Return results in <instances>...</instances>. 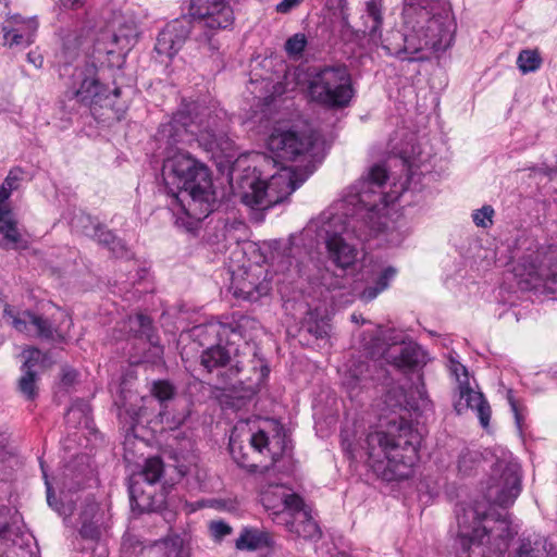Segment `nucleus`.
Wrapping results in <instances>:
<instances>
[{
	"label": "nucleus",
	"instance_id": "nucleus-45",
	"mask_svg": "<svg viewBox=\"0 0 557 557\" xmlns=\"http://www.w3.org/2000/svg\"><path fill=\"white\" fill-rule=\"evenodd\" d=\"M495 211L492 206L485 205L472 212V221L478 227L488 228L493 225Z\"/></svg>",
	"mask_w": 557,
	"mask_h": 557
},
{
	"label": "nucleus",
	"instance_id": "nucleus-33",
	"mask_svg": "<svg viewBox=\"0 0 557 557\" xmlns=\"http://www.w3.org/2000/svg\"><path fill=\"white\" fill-rule=\"evenodd\" d=\"M90 411V406L87 403L83 400H76L66 412V422L89 428Z\"/></svg>",
	"mask_w": 557,
	"mask_h": 557
},
{
	"label": "nucleus",
	"instance_id": "nucleus-13",
	"mask_svg": "<svg viewBox=\"0 0 557 557\" xmlns=\"http://www.w3.org/2000/svg\"><path fill=\"white\" fill-rule=\"evenodd\" d=\"M260 322L245 314H233L231 322L210 321L205 325L195 327L197 335L208 334L225 341L226 344L239 345L243 342L248 346V339L260 329Z\"/></svg>",
	"mask_w": 557,
	"mask_h": 557
},
{
	"label": "nucleus",
	"instance_id": "nucleus-17",
	"mask_svg": "<svg viewBox=\"0 0 557 557\" xmlns=\"http://www.w3.org/2000/svg\"><path fill=\"white\" fill-rule=\"evenodd\" d=\"M22 358V375L17 388L26 399L33 400L37 396L39 374L47 367V356L38 348L29 347L23 350Z\"/></svg>",
	"mask_w": 557,
	"mask_h": 557
},
{
	"label": "nucleus",
	"instance_id": "nucleus-19",
	"mask_svg": "<svg viewBox=\"0 0 557 557\" xmlns=\"http://www.w3.org/2000/svg\"><path fill=\"white\" fill-rule=\"evenodd\" d=\"M12 324L18 332L29 333L32 329L35 330L36 335L44 339L62 341L64 339L65 331L55 327L47 318L38 315L28 311L14 317Z\"/></svg>",
	"mask_w": 557,
	"mask_h": 557
},
{
	"label": "nucleus",
	"instance_id": "nucleus-52",
	"mask_svg": "<svg viewBox=\"0 0 557 557\" xmlns=\"http://www.w3.org/2000/svg\"><path fill=\"white\" fill-rule=\"evenodd\" d=\"M304 330L312 334L315 338H323L324 336L327 335L329 324L325 322H308L307 324L304 325Z\"/></svg>",
	"mask_w": 557,
	"mask_h": 557
},
{
	"label": "nucleus",
	"instance_id": "nucleus-1",
	"mask_svg": "<svg viewBox=\"0 0 557 557\" xmlns=\"http://www.w3.org/2000/svg\"><path fill=\"white\" fill-rule=\"evenodd\" d=\"M205 133L214 136L210 122L194 121L185 111L175 113L157 133L158 141L166 150L162 165L166 203L175 224L187 232H194L213 211L215 196L208 168L176 146L190 144Z\"/></svg>",
	"mask_w": 557,
	"mask_h": 557
},
{
	"label": "nucleus",
	"instance_id": "nucleus-23",
	"mask_svg": "<svg viewBox=\"0 0 557 557\" xmlns=\"http://www.w3.org/2000/svg\"><path fill=\"white\" fill-rule=\"evenodd\" d=\"M372 382L370 363L364 361L354 362L343 379V385L351 398L358 396L360 391L370 387Z\"/></svg>",
	"mask_w": 557,
	"mask_h": 557
},
{
	"label": "nucleus",
	"instance_id": "nucleus-31",
	"mask_svg": "<svg viewBox=\"0 0 557 557\" xmlns=\"http://www.w3.org/2000/svg\"><path fill=\"white\" fill-rule=\"evenodd\" d=\"M126 327L134 337L146 338L150 344H154L152 321L149 317L143 313L129 317Z\"/></svg>",
	"mask_w": 557,
	"mask_h": 557
},
{
	"label": "nucleus",
	"instance_id": "nucleus-53",
	"mask_svg": "<svg viewBox=\"0 0 557 557\" xmlns=\"http://www.w3.org/2000/svg\"><path fill=\"white\" fill-rule=\"evenodd\" d=\"M450 371L456 376V379L458 381V387L460 386V382L469 383L467 369L460 362L451 359L450 360Z\"/></svg>",
	"mask_w": 557,
	"mask_h": 557
},
{
	"label": "nucleus",
	"instance_id": "nucleus-30",
	"mask_svg": "<svg viewBox=\"0 0 557 557\" xmlns=\"http://www.w3.org/2000/svg\"><path fill=\"white\" fill-rule=\"evenodd\" d=\"M38 23L35 17L24 18L21 15H12L2 22V34H24V32L36 34Z\"/></svg>",
	"mask_w": 557,
	"mask_h": 557
},
{
	"label": "nucleus",
	"instance_id": "nucleus-21",
	"mask_svg": "<svg viewBox=\"0 0 557 557\" xmlns=\"http://www.w3.org/2000/svg\"><path fill=\"white\" fill-rule=\"evenodd\" d=\"M81 529L79 534L85 540L100 542L107 529L104 524V513L100 506L94 499H86L84 507L79 512Z\"/></svg>",
	"mask_w": 557,
	"mask_h": 557
},
{
	"label": "nucleus",
	"instance_id": "nucleus-48",
	"mask_svg": "<svg viewBox=\"0 0 557 557\" xmlns=\"http://www.w3.org/2000/svg\"><path fill=\"white\" fill-rule=\"evenodd\" d=\"M139 488L136 483L129 485V499L133 509L138 508L139 511L152 510L149 496L138 495Z\"/></svg>",
	"mask_w": 557,
	"mask_h": 557
},
{
	"label": "nucleus",
	"instance_id": "nucleus-29",
	"mask_svg": "<svg viewBox=\"0 0 557 557\" xmlns=\"http://www.w3.org/2000/svg\"><path fill=\"white\" fill-rule=\"evenodd\" d=\"M0 234H2V239L0 240L2 248L13 249L20 244L22 238L12 212L0 215Z\"/></svg>",
	"mask_w": 557,
	"mask_h": 557
},
{
	"label": "nucleus",
	"instance_id": "nucleus-55",
	"mask_svg": "<svg viewBox=\"0 0 557 557\" xmlns=\"http://www.w3.org/2000/svg\"><path fill=\"white\" fill-rule=\"evenodd\" d=\"M385 404L388 408H391L393 411H395L396 408L400 406L399 401V388H392L388 391V393L385 396Z\"/></svg>",
	"mask_w": 557,
	"mask_h": 557
},
{
	"label": "nucleus",
	"instance_id": "nucleus-8",
	"mask_svg": "<svg viewBox=\"0 0 557 557\" xmlns=\"http://www.w3.org/2000/svg\"><path fill=\"white\" fill-rule=\"evenodd\" d=\"M308 94L313 102L326 109L348 107L355 95L348 67L337 63L317 69L309 79Z\"/></svg>",
	"mask_w": 557,
	"mask_h": 557
},
{
	"label": "nucleus",
	"instance_id": "nucleus-62",
	"mask_svg": "<svg viewBox=\"0 0 557 557\" xmlns=\"http://www.w3.org/2000/svg\"><path fill=\"white\" fill-rule=\"evenodd\" d=\"M75 375L76 374H75L74 371H66V372H64L62 380H63L64 383L70 384V383H72L74 381Z\"/></svg>",
	"mask_w": 557,
	"mask_h": 557
},
{
	"label": "nucleus",
	"instance_id": "nucleus-2",
	"mask_svg": "<svg viewBox=\"0 0 557 557\" xmlns=\"http://www.w3.org/2000/svg\"><path fill=\"white\" fill-rule=\"evenodd\" d=\"M386 180V169L374 164L335 203L323 226L326 259L335 269H354L359 255L355 240H368L381 231L380 212L398 199L383 191Z\"/></svg>",
	"mask_w": 557,
	"mask_h": 557
},
{
	"label": "nucleus",
	"instance_id": "nucleus-63",
	"mask_svg": "<svg viewBox=\"0 0 557 557\" xmlns=\"http://www.w3.org/2000/svg\"><path fill=\"white\" fill-rule=\"evenodd\" d=\"M262 502H263L265 507H268V508L271 507V505H270V493L269 492L262 493Z\"/></svg>",
	"mask_w": 557,
	"mask_h": 557
},
{
	"label": "nucleus",
	"instance_id": "nucleus-64",
	"mask_svg": "<svg viewBox=\"0 0 557 557\" xmlns=\"http://www.w3.org/2000/svg\"><path fill=\"white\" fill-rule=\"evenodd\" d=\"M351 321L355 323H364V319L361 314L352 313L351 314Z\"/></svg>",
	"mask_w": 557,
	"mask_h": 557
},
{
	"label": "nucleus",
	"instance_id": "nucleus-24",
	"mask_svg": "<svg viewBox=\"0 0 557 557\" xmlns=\"http://www.w3.org/2000/svg\"><path fill=\"white\" fill-rule=\"evenodd\" d=\"M138 37L137 25L133 21L119 24V28L111 35V42L104 51L110 54L115 52V48L121 51H129L136 44Z\"/></svg>",
	"mask_w": 557,
	"mask_h": 557
},
{
	"label": "nucleus",
	"instance_id": "nucleus-40",
	"mask_svg": "<svg viewBox=\"0 0 557 557\" xmlns=\"http://www.w3.org/2000/svg\"><path fill=\"white\" fill-rule=\"evenodd\" d=\"M91 238L96 239L99 244L107 246L114 255H120L124 250L123 243L110 231L101 225V231Z\"/></svg>",
	"mask_w": 557,
	"mask_h": 557
},
{
	"label": "nucleus",
	"instance_id": "nucleus-27",
	"mask_svg": "<svg viewBox=\"0 0 557 557\" xmlns=\"http://www.w3.org/2000/svg\"><path fill=\"white\" fill-rule=\"evenodd\" d=\"M273 541L268 532L259 530H244L236 540V548L239 550H256L272 546Z\"/></svg>",
	"mask_w": 557,
	"mask_h": 557
},
{
	"label": "nucleus",
	"instance_id": "nucleus-51",
	"mask_svg": "<svg viewBox=\"0 0 557 557\" xmlns=\"http://www.w3.org/2000/svg\"><path fill=\"white\" fill-rule=\"evenodd\" d=\"M209 532L214 541L221 542L233 532V529L223 520H213L209 523Z\"/></svg>",
	"mask_w": 557,
	"mask_h": 557
},
{
	"label": "nucleus",
	"instance_id": "nucleus-46",
	"mask_svg": "<svg viewBox=\"0 0 557 557\" xmlns=\"http://www.w3.org/2000/svg\"><path fill=\"white\" fill-rule=\"evenodd\" d=\"M307 46V38L304 34L297 33L285 42V51L290 58H299Z\"/></svg>",
	"mask_w": 557,
	"mask_h": 557
},
{
	"label": "nucleus",
	"instance_id": "nucleus-6",
	"mask_svg": "<svg viewBox=\"0 0 557 557\" xmlns=\"http://www.w3.org/2000/svg\"><path fill=\"white\" fill-rule=\"evenodd\" d=\"M259 175H245L239 181L240 199L243 203L255 210H267L284 201L308 177L298 174L290 166H281L269 178H261L265 169L276 168L277 161L268 156H258Z\"/></svg>",
	"mask_w": 557,
	"mask_h": 557
},
{
	"label": "nucleus",
	"instance_id": "nucleus-25",
	"mask_svg": "<svg viewBox=\"0 0 557 557\" xmlns=\"http://www.w3.org/2000/svg\"><path fill=\"white\" fill-rule=\"evenodd\" d=\"M286 525L290 533L305 540L318 541L321 537V530L309 511H299Z\"/></svg>",
	"mask_w": 557,
	"mask_h": 557
},
{
	"label": "nucleus",
	"instance_id": "nucleus-9",
	"mask_svg": "<svg viewBox=\"0 0 557 557\" xmlns=\"http://www.w3.org/2000/svg\"><path fill=\"white\" fill-rule=\"evenodd\" d=\"M189 15L195 25L202 30L196 40L210 52H215L220 48L219 41L214 38L215 33L230 28L235 21L234 10L228 0H190Z\"/></svg>",
	"mask_w": 557,
	"mask_h": 557
},
{
	"label": "nucleus",
	"instance_id": "nucleus-37",
	"mask_svg": "<svg viewBox=\"0 0 557 557\" xmlns=\"http://www.w3.org/2000/svg\"><path fill=\"white\" fill-rule=\"evenodd\" d=\"M541 63L542 59L536 50H522L517 58L518 69L523 74L535 72Z\"/></svg>",
	"mask_w": 557,
	"mask_h": 557
},
{
	"label": "nucleus",
	"instance_id": "nucleus-28",
	"mask_svg": "<svg viewBox=\"0 0 557 557\" xmlns=\"http://www.w3.org/2000/svg\"><path fill=\"white\" fill-rule=\"evenodd\" d=\"M395 275H396L395 268H393V267L385 268L376 275V277L373 282V285L367 286L359 294V298L364 302L372 301L374 298L377 297L379 294L384 292L389 286V283L395 277Z\"/></svg>",
	"mask_w": 557,
	"mask_h": 557
},
{
	"label": "nucleus",
	"instance_id": "nucleus-5",
	"mask_svg": "<svg viewBox=\"0 0 557 557\" xmlns=\"http://www.w3.org/2000/svg\"><path fill=\"white\" fill-rule=\"evenodd\" d=\"M460 557H503L517 534L507 513L486 512L484 505L461 506L456 511ZM547 539L534 534L520 540L513 557H555Z\"/></svg>",
	"mask_w": 557,
	"mask_h": 557
},
{
	"label": "nucleus",
	"instance_id": "nucleus-58",
	"mask_svg": "<svg viewBox=\"0 0 557 557\" xmlns=\"http://www.w3.org/2000/svg\"><path fill=\"white\" fill-rule=\"evenodd\" d=\"M27 61L34 64L35 67H41L44 63L41 54L35 51H30L27 53Z\"/></svg>",
	"mask_w": 557,
	"mask_h": 557
},
{
	"label": "nucleus",
	"instance_id": "nucleus-12",
	"mask_svg": "<svg viewBox=\"0 0 557 557\" xmlns=\"http://www.w3.org/2000/svg\"><path fill=\"white\" fill-rule=\"evenodd\" d=\"M521 492L520 467L517 462L499 461L493 470L485 497L488 502L500 507L515 503Z\"/></svg>",
	"mask_w": 557,
	"mask_h": 557
},
{
	"label": "nucleus",
	"instance_id": "nucleus-14",
	"mask_svg": "<svg viewBox=\"0 0 557 557\" xmlns=\"http://www.w3.org/2000/svg\"><path fill=\"white\" fill-rule=\"evenodd\" d=\"M5 451L0 448V461ZM29 536L25 531L22 515L15 508L0 506V557H9L11 549H23L28 545Z\"/></svg>",
	"mask_w": 557,
	"mask_h": 557
},
{
	"label": "nucleus",
	"instance_id": "nucleus-36",
	"mask_svg": "<svg viewBox=\"0 0 557 557\" xmlns=\"http://www.w3.org/2000/svg\"><path fill=\"white\" fill-rule=\"evenodd\" d=\"M164 466L160 457L148 458L143 467L140 476L148 484L152 485L157 483L163 475Z\"/></svg>",
	"mask_w": 557,
	"mask_h": 557
},
{
	"label": "nucleus",
	"instance_id": "nucleus-39",
	"mask_svg": "<svg viewBox=\"0 0 557 557\" xmlns=\"http://www.w3.org/2000/svg\"><path fill=\"white\" fill-rule=\"evenodd\" d=\"M367 16L371 18V25L369 26V36L372 40L381 38V26H382V13L375 1L367 2Z\"/></svg>",
	"mask_w": 557,
	"mask_h": 557
},
{
	"label": "nucleus",
	"instance_id": "nucleus-22",
	"mask_svg": "<svg viewBox=\"0 0 557 557\" xmlns=\"http://www.w3.org/2000/svg\"><path fill=\"white\" fill-rule=\"evenodd\" d=\"M556 256V249L553 246H549L547 248H541L536 251V257L533 259L532 253L527 255L522 258L521 267L523 268V272H520V269H517L518 275L525 276V283L531 288H539L541 286L544 287V281L543 280H536V276L530 275V270L532 264L536 265L537 268H542L544 273H549L552 270V261L555 259Z\"/></svg>",
	"mask_w": 557,
	"mask_h": 557
},
{
	"label": "nucleus",
	"instance_id": "nucleus-43",
	"mask_svg": "<svg viewBox=\"0 0 557 557\" xmlns=\"http://www.w3.org/2000/svg\"><path fill=\"white\" fill-rule=\"evenodd\" d=\"M147 548L140 543L136 536L126 534L123 536L121 555L122 557H140Z\"/></svg>",
	"mask_w": 557,
	"mask_h": 557
},
{
	"label": "nucleus",
	"instance_id": "nucleus-4",
	"mask_svg": "<svg viewBox=\"0 0 557 557\" xmlns=\"http://www.w3.org/2000/svg\"><path fill=\"white\" fill-rule=\"evenodd\" d=\"M456 29L448 0H404L403 29L389 34L383 47L401 61H420L425 51L450 48Z\"/></svg>",
	"mask_w": 557,
	"mask_h": 557
},
{
	"label": "nucleus",
	"instance_id": "nucleus-57",
	"mask_svg": "<svg viewBox=\"0 0 557 557\" xmlns=\"http://www.w3.org/2000/svg\"><path fill=\"white\" fill-rule=\"evenodd\" d=\"M10 196L7 191H4V188L0 187V215L10 213L11 210L7 206V201L9 200Z\"/></svg>",
	"mask_w": 557,
	"mask_h": 557
},
{
	"label": "nucleus",
	"instance_id": "nucleus-60",
	"mask_svg": "<svg viewBox=\"0 0 557 557\" xmlns=\"http://www.w3.org/2000/svg\"><path fill=\"white\" fill-rule=\"evenodd\" d=\"M169 543H171L172 547L178 548L176 557H184L183 549H182L183 541L181 537L175 536V537L169 539L165 541V544H169Z\"/></svg>",
	"mask_w": 557,
	"mask_h": 557
},
{
	"label": "nucleus",
	"instance_id": "nucleus-49",
	"mask_svg": "<svg viewBox=\"0 0 557 557\" xmlns=\"http://www.w3.org/2000/svg\"><path fill=\"white\" fill-rule=\"evenodd\" d=\"M40 468H41V471H42V476L45 479V485H46V491H47V503L48 505L54 509L55 511H58L60 515H64V516H67L71 513V510H66L65 507L62 505L61 507L58 506V503L55 500V497L53 495V491H52V485L48 479V474L46 472V469H45V466H44V462L40 461Z\"/></svg>",
	"mask_w": 557,
	"mask_h": 557
},
{
	"label": "nucleus",
	"instance_id": "nucleus-38",
	"mask_svg": "<svg viewBox=\"0 0 557 557\" xmlns=\"http://www.w3.org/2000/svg\"><path fill=\"white\" fill-rule=\"evenodd\" d=\"M276 488L277 492L275 494H277L281 499L282 510H288L293 518L298 515L299 511H308L300 496L285 493L284 491H280L281 488L278 487Z\"/></svg>",
	"mask_w": 557,
	"mask_h": 557
},
{
	"label": "nucleus",
	"instance_id": "nucleus-20",
	"mask_svg": "<svg viewBox=\"0 0 557 557\" xmlns=\"http://www.w3.org/2000/svg\"><path fill=\"white\" fill-rule=\"evenodd\" d=\"M459 398L454 407L457 413H462L467 409L475 411L482 428L486 429L491 420V406L481 392L474 391L469 383L460 382Z\"/></svg>",
	"mask_w": 557,
	"mask_h": 557
},
{
	"label": "nucleus",
	"instance_id": "nucleus-34",
	"mask_svg": "<svg viewBox=\"0 0 557 557\" xmlns=\"http://www.w3.org/2000/svg\"><path fill=\"white\" fill-rule=\"evenodd\" d=\"M150 394L165 408L168 401L172 400L176 395V387L166 380L153 381L149 388Z\"/></svg>",
	"mask_w": 557,
	"mask_h": 557
},
{
	"label": "nucleus",
	"instance_id": "nucleus-41",
	"mask_svg": "<svg viewBox=\"0 0 557 557\" xmlns=\"http://www.w3.org/2000/svg\"><path fill=\"white\" fill-rule=\"evenodd\" d=\"M36 34L24 32V34H2L1 44L11 49H23L32 45Z\"/></svg>",
	"mask_w": 557,
	"mask_h": 557
},
{
	"label": "nucleus",
	"instance_id": "nucleus-10",
	"mask_svg": "<svg viewBox=\"0 0 557 557\" xmlns=\"http://www.w3.org/2000/svg\"><path fill=\"white\" fill-rule=\"evenodd\" d=\"M274 431L275 434L272 437L263 430L251 434L247 446H244L242 442L237 441L232 434L230 438V451L234 461L239 467L247 469L248 472L256 473L259 470V466L250 460L249 453L264 454L267 451L271 456V465L263 466L262 472L268 471L287 449V436L284 428L280 424H275Z\"/></svg>",
	"mask_w": 557,
	"mask_h": 557
},
{
	"label": "nucleus",
	"instance_id": "nucleus-56",
	"mask_svg": "<svg viewBox=\"0 0 557 557\" xmlns=\"http://www.w3.org/2000/svg\"><path fill=\"white\" fill-rule=\"evenodd\" d=\"M304 0H282L277 5H276V11L278 13H283V14H286L288 13L289 11H292L293 9L297 8Z\"/></svg>",
	"mask_w": 557,
	"mask_h": 557
},
{
	"label": "nucleus",
	"instance_id": "nucleus-50",
	"mask_svg": "<svg viewBox=\"0 0 557 557\" xmlns=\"http://www.w3.org/2000/svg\"><path fill=\"white\" fill-rule=\"evenodd\" d=\"M262 88L265 89V96L263 97L264 104L269 106L276 96H281L286 91V87L282 82L271 84L269 81L263 79L261 82Z\"/></svg>",
	"mask_w": 557,
	"mask_h": 557
},
{
	"label": "nucleus",
	"instance_id": "nucleus-54",
	"mask_svg": "<svg viewBox=\"0 0 557 557\" xmlns=\"http://www.w3.org/2000/svg\"><path fill=\"white\" fill-rule=\"evenodd\" d=\"M507 399H508V403H509L511 410L515 414V420H516L517 426L519 429H521L523 417L520 412L517 400L513 398L512 391H508Z\"/></svg>",
	"mask_w": 557,
	"mask_h": 557
},
{
	"label": "nucleus",
	"instance_id": "nucleus-59",
	"mask_svg": "<svg viewBox=\"0 0 557 557\" xmlns=\"http://www.w3.org/2000/svg\"><path fill=\"white\" fill-rule=\"evenodd\" d=\"M85 0H60V4L65 9L75 10L83 7Z\"/></svg>",
	"mask_w": 557,
	"mask_h": 557
},
{
	"label": "nucleus",
	"instance_id": "nucleus-44",
	"mask_svg": "<svg viewBox=\"0 0 557 557\" xmlns=\"http://www.w3.org/2000/svg\"><path fill=\"white\" fill-rule=\"evenodd\" d=\"M530 275H535L536 280H543L545 289H548L553 293L557 292V264L552 267L549 273H544L542 268H537L536 265L532 264Z\"/></svg>",
	"mask_w": 557,
	"mask_h": 557
},
{
	"label": "nucleus",
	"instance_id": "nucleus-11",
	"mask_svg": "<svg viewBox=\"0 0 557 557\" xmlns=\"http://www.w3.org/2000/svg\"><path fill=\"white\" fill-rule=\"evenodd\" d=\"M208 347L201 355V366L213 373L216 371L214 386L219 389H228L235 385L236 377L243 370V361L238 358L239 345L226 344L220 341Z\"/></svg>",
	"mask_w": 557,
	"mask_h": 557
},
{
	"label": "nucleus",
	"instance_id": "nucleus-42",
	"mask_svg": "<svg viewBox=\"0 0 557 557\" xmlns=\"http://www.w3.org/2000/svg\"><path fill=\"white\" fill-rule=\"evenodd\" d=\"M481 462V455L474 450H463L458 459V470L463 475H468L474 470Z\"/></svg>",
	"mask_w": 557,
	"mask_h": 557
},
{
	"label": "nucleus",
	"instance_id": "nucleus-15",
	"mask_svg": "<svg viewBox=\"0 0 557 557\" xmlns=\"http://www.w3.org/2000/svg\"><path fill=\"white\" fill-rule=\"evenodd\" d=\"M313 144L311 135L280 127H275L267 140L269 150L285 160H295L306 156L312 149Z\"/></svg>",
	"mask_w": 557,
	"mask_h": 557
},
{
	"label": "nucleus",
	"instance_id": "nucleus-18",
	"mask_svg": "<svg viewBox=\"0 0 557 557\" xmlns=\"http://www.w3.org/2000/svg\"><path fill=\"white\" fill-rule=\"evenodd\" d=\"M189 34L190 22L175 20L159 33L154 50L160 55L173 58L181 50Z\"/></svg>",
	"mask_w": 557,
	"mask_h": 557
},
{
	"label": "nucleus",
	"instance_id": "nucleus-61",
	"mask_svg": "<svg viewBox=\"0 0 557 557\" xmlns=\"http://www.w3.org/2000/svg\"><path fill=\"white\" fill-rule=\"evenodd\" d=\"M125 413L129 416V423L132 426L138 423L139 417L141 414V409L138 410H125Z\"/></svg>",
	"mask_w": 557,
	"mask_h": 557
},
{
	"label": "nucleus",
	"instance_id": "nucleus-26",
	"mask_svg": "<svg viewBox=\"0 0 557 557\" xmlns=\"http://www.w3.org/2000/svg\"><path fill=\"white\" fill-rule=\"evenodd\" d=\"M233 295L236 298H242L251 302L258 301L262 296L269 293L267 283H256L255 281L246 278L233 277L232 286Z\"/></svg>",
	"mask_w": 557,
	"mask_h": 557
},
{
	"label": "nucleus",
	"instance_id": "nucleus-35",
	"mask_svg": "<svg viewBox=\"0 0 557 557\" xmlns=\"http://www.w3.org/2000/svg\"><path fill=\"white\" fill-rule=\"evenodd\" d=\"M299 250L298 247H295L294 245L289 244L284 248V251L282 256H277V261L275 262L276 271L277 272H289L294 268L295 272L298 274H302V270L298 262L294 264V261H296L295 255Z\"/></svg>",
	"mask_w": 557,
	"mask_h": 557
},
{
	"label": "nucleus",
	"instance_id": "nucleus-16",
	"mask_svg": "<svg viewBox=\"0 0 557 557\" xmlns=\"http://www.w3.org/2000/svg\"><path fill=\"white\" fill-rule=\"evenodd\" d=\"M73 79L70 91L72 97L81 103L91 106L109 99V96L106 95V88L99 83L97 67L94 64L77 67L73 74Z\"/></svg>",
	"mask_w": 557,
	"mask_h": 557
},
{
	"label": "nucleus",
	"instance_id": "nucleus-3",
	"mask_svg": "<svg viewBox=\"0 0 557 557\" xmlns=\"http://www.w3.org/2000/svg\"><path fill=\"white\" fill-rule=\"evenodd\" d=\"M344 451L386 481L407 478L418 460L419 434L404 420H391L386 430L361 429L356 423L341 432Z\"/></svg>",
	"mask_w": 557,
	"mask_h": 557
},
{
	"label": "nucleus",
	"instance_id": "nucleus-32",
	"mask_svg": "<svg viewBox=\"0 0 557 557\" xmlns=\"http://www.w3.org/2000/svg\"><path fill=\"white\" fill-rule=\"evenodd\" d=\"M71 227L74 232L88 237H92L97 235V232L101 231V224L84 212H79L72 218Z\"/></svg>",
	"mask_w": 557,
	"mask_h": 557
},
{
	"label": "nucleus",
	"instance_id": "nucleus-7",
	"mask_svg": "<svg viewBox=\"0 0 557 557\" xmlns=\"http://www.w3.org/2000/svg\"><path fill=\"white\" fill-rule=\"evenodd\" d=\"M363 350L373 359H384L387 363L404 370H411L426 363L425 351L414 342L395 330L377 327L364 334L361 341Z\"/></svg>",
	"mask_w": 557,
	"mask_h": 557
},
{
	"label": "nucleus",
	"instance_id": "nucleus-47",
	"mask_svg": "<svg viewBox=\"0 0 557 557\" xmlns=\"http://www.w3.org/2000/svg\"><path fill=\"white\" fill-rule=\"evenodd\" d=\"M24 171L23 169L15 166L11 169L4 178L1 188H4V191L11 197L12 193L18 189L21 182L23 181Z\"/></svg>",
	"mask_w": 557,
	"mask_h": 557
}]
</instances>
